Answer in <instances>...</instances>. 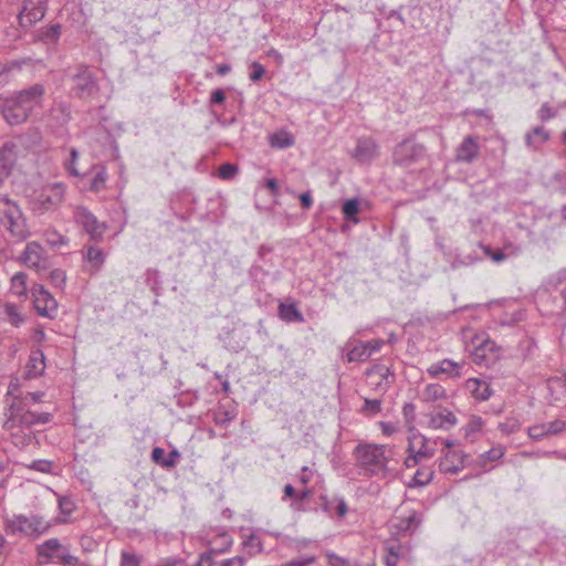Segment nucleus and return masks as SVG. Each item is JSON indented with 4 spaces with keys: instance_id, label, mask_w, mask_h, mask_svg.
Instances as JSON below:
<instances>
[{
    "instance_id": "obj_2",
    "label": "nucleus",
    "mask_w": 566,
    "mask_h": 566,
    "mask_svg": "<svg viewBox=\"0 0 566 566\" xmlns=\"http://www.w3.org/2000/svg\"><path fill=\"white\" fill-rule=\"evenodd\" d=\"M67 77L71 83V97L90 102L98 96L101 91L98 78L91 66L77 64L69 70Z\"/></svg>"
},
{
    "instance_id": "obj_38",
    "label": "nucleus",
    "mask_w": 566,
    "mask_h": 566,
    "mask_svg": "<svg viewBox=\"0 0 566 566\" xmlns=\"http://www.w3.org/2000/svg\"><path fill=\"white\" fill-rule=\"evenodd\" d=\"M49 527V523L44 522L41 516L32 515L31 517H29L28 528L30 535H40L48 531Z\"/></svg>"
},
{
    "instance_id": "obj_8",
    "label": "nucleus",
    "mask_w": 566,
    "mask_h": 566,
    "mask_svg": "<svg viewBox=\"0 0 566 566\" xmlns=\"http://www.w3.org/2000/svg\"><path fill=\"white\" fill-rule=\"evenodd\" d=\"M74 219L78 226L90 235L93 241H101L106 230V224L99 222L97 218L85 207H77L74 212Z\"/></svg>"
},
{
    "instance_id": "obj_9",
    "label": "nucleus",
    "mask_w": 566,
    "mask_h": 566,
    "mask_svg": "<svg viewBox=\"0 0 566 566\" xmlns=\"http://www.w3.org/2000/svg\"><path fill=\"white\" fill-rule=\"evenodd\" d=\"M36 313L43 317L54 318L57 312V302L42 285L34 284L31 290Z\"/></svg>"
},
{
    "instance_id": "obj_39",
    "label": "nucleus",
    "mask_w": 566,
    "mask_h": 566,
    "mask_svg": "<svg viewBox=\"0 0 566 566\" xmlns=\"http://www.w3.org/2000/svg\"><path fill=\"white\" fill-rule=\"evenodd\" d=\"M423 395L426 401H434L446 397V389L441 385L430 384L426 387Z\"/></svg>"
},
{
    "instance_id": "obj_27",
    "label": "nucleus",
    "mask_w": 566,
    "mask_h": 566,
    "mask_svg": "<svg viewBox=\"0 0 566 566\" xmlns=\"http://www.w3.org/2000/svg\"><path fill=\"white\" fill-rule=\"evenodd\" d=\"M279 315L282 319L286 322H297L301 323L304 321V316L301 311L296 307L294 303L285 304L281 303L279 306Z\"/></svg>"
},
{
    "instance_id": "obj_55",
    "label": "nucleus",
    "mask_w": 566,
    "mask_h": 566,
    "mask_svg": "<svg viewBox=\"0 0 566 566\" xmlns=\"http://www.w3.org/2000/svg\"><path fill=\"white\" fill-rule=\"evenodd\" d=\"M264 74H265V69L260 62L253 61L250 64L249 78L252 82L255 83V82L260 81L264 76Z\"/></svg>"
},
{
    "instance_id": "obj_21",
    "label": "nucleus",
    "mask_w": 566,
    "mask_h": 566,
    "mask_svg": "<svg viewBox=\"0 0 566 566\" xmlns=\"http://www.w3.org/2000/svg\"><path fill=\"white\" fill-rule=\"evenodd\" d=\"M43 248L40 243L32 241L27 243L21 260L30 268H39L42 259Z\"/></svg>"
},
{
    "instance_id": "obj_36",
    "label": "nucleus",
    "mask_w": 566,
    "mask_h": 566,
    "mask_svg": "<svg viewBox=\"0 0 566 566\" xmlns=\"http://www.w3.org/2000/svg\"><path fill=\"white\" fill-rule=\"evenodd\" d=\"M413 439H420V447L416 450L413 447V453L420 461L423 459H430L434 455V449L428 446V439L421 434L413 436Z\"/></svg>"
},
{
    "instance_id": "obj_30",
    "label": "nucleus",
    "mask_w": 566,
    "mask_h": 566,
    "mask_svg": "<svg viewBox=\"0 0 566 566\" xmlns=\"http://www.w3.org/2000/svg\"><path fill=\"white\" fill-rule=\"evenodd\" d=\"M28 522L29 517L24 515H15L12 520L6 521V531L11 534H29Z\"/></svg>"
},
{
    "instance_id": "obj_49",
    "label": "nucleus",
    "mask_w": 566,
    "mask_h": 566,
    "mask_svg": "<svg viewBox=\"0 0 566 566\" xmlns=\"http://www.w3.org/2000/svg\"><path fill=\"white\" fill-rule=\"evenodd\" d=\"M87 260L93 263L94 266L99 268L105 261L104 252L98 248L90 247L87 249Z\"/></svg>"
},
{
    "instance_id": "obj_45",
    "label": "nucleus",
    "mask_w": 566,
    "mask_h": 566,
    "mask_svg": "<svg viewBox=\"0 0 566 566\" xmlns=\"http://www.w3.org/2000/svg\"><path fill=\"white\" fill-rule=\"evenodd\" d=\"M142 562V556L133 552L123 551L120 554L119 566H140Z\"/></svg>"
},
{
    "instance_id": "obj_7",
    "label": "nucleus",
    "mask_w": 566,
    "mask_h": 566,
    "mask_svg": "<svg viewBox=\"0 0 566 566\" xmlns=\"http://www.w3.org/2000/svg\"><path fill=\"white\" fill-rule=\"evenodd\" d=\"M46 10V0H23L22 8L18 14L20 27L22 29L31 28L44 18Z\"/></svg>"
},
{
    "instance_id": "obj_31",
    "label": "nucleus",
    "mask_w": 566,
    "mask_h": 566,
    "mask_svg": "<svg viewBox=\"0 0 566 566\" xmlns=\"http://www.w3.org/2000/svg\"><path fill=\"white\" fill-rule=\"evenodd\" d=\"M399 522L396 524V527L399 532H410L412 533L421 523V520L417 512H411L407 517H399Z\"/></svg>"
},
{
    "instance_id": "obj_47",
    "label": "nucleus",
    "mask_w": 566,
    "mask_h": 566,
    "mask_svg": "<svg viewBox=\"0 0 566 566\" xmlns=\"http://www.w3.org/2000/svg\"><path fill=\"white\" fill-rule=\"evenodd\" d=\"M386 551L387 554L384 558L386 566H397L400 556V545H388Z\"/></svg>"
},
{
    "instance_id": "obj_59",
    "label": "nucleus",
    "mask_w": 566,
    "mask_h": 566,
    "mask_svg": "<svg viewBox=\"0 0 566 566\" xmlns=\"http://www.w3.org/2000/svg\"><path fill=\"white\" fill-rule=\"evenodd\" d=\"M227 95L223 88H217L211 92L209 98V106L221 105L226 102Z\"/></svg>"
},
{
    "instance_id": "obj_12",
    "label": "nucleus",
    "mask_w": 566,
    "mask_h": 566,
    "mask_svg": "<svg viewBox=\"0 0 566 566\" xmlns=\"http://www.w3.org/2000/svg\"><path fill=\"white\" fill-rule=\"evenodd\" d=\"M469 465V454L449 450L439 462V470L446 474H457Z\"/></svg>"
},
{
    "instance_id": "obj_11",
    "label": "nucleus",
    "mask_w": 566,
    "mask_h": 566,
    "mask_svg": "<svg viewBox=\"0 0 566 566\" xmlns=\"http://www.w3.org/2000/svg\"><path fill=\"white\" fill-rule=\"evenodd\" d=\"M63 198V187L60 184L43 189L35 197L34 205L38 210L48 211L56 208Z\"/></svg>"
},
{
    "instance_id": "obj_24",
    "label": "nucleus",
    "mask_w": 566,
    "mask_h": 566,
    "mask_svg": "<svg viewBox=\"0 0 566 566\" xmlns=\"http://www.w3.org/2000/svg\"><path fill=\"white\" fill-rule=\"evenodd\" d=\"M434 472L430 468H419L412 479L406 484L409 489L422 488L428 485L433 479Z\"/></svg>"
},
{
    "instance_id": "obj_3",
    "label": "nucleus",
    "mask_w": 566,
    "mask_h": 566,
    "mask_svg": "<svg viewBox=\"0 0 566 566\" xmlns=\"http://www.w3.org/2000/svg\"><path fill=\"white\" fill-rule=\"evenodd\" d=\"M0 226L18 241H23L30 235L22 210L7 196L0 197Z\"/></svg>"
},
{
    "instance_id": "obj_52",
    "label": "nucleus",
    "mask_w": 566,
    "mask_h": 566,
    "mask_svg": "<svg viewBox=\"0 0 566 566\" xmlns=\"http://www.w3.org/2000/svg\"><path fill=\"white\" fill-rule=\"evenodd\" d=\"M147 282L150 285L151 291L156 295H159L161 290V283L159 281V272L157 270H147Z\"/></svg>"
},
{
    "instance_id": "obj_33",
    "label": "nucleus",
    "mask_w": 566,
    "mask_h": 566,
    "mask_svg": "<svg viewBox=\"0 0 566 566\" xmlns=\"http://www.w3.org/2000/svg\"><path fill=\"white\" fill-rule=\"evenodd\" d=\"M270 144L272 147L281 149L289 148L294 145V137L289 132L274 133L270 137Z\"/></svg>"
},
{
    "instance_id": "obj_46",
    "label": "nucleus",
    "mask_w": 566,
    "mask_h": 566,
    "mask_svg": "<svg viewBox=\"0 0 566 566\" xmlns=\"http://www.w3.org/2000/svg\"><path fill=\"white\" fill-rule=\"evenodd\" d=\"M53 467L54 462L46 459L33 460L31 464L28 465L29 469L41 473H52Z\"/></svg>"
},
{
    "instance_id": "obj_20",
    "label": "nucleus",
    "mask_w": 566,
    "mask_h": 566,
    "mask_svg": "<svg viewBox=\"0 0 566 566\" xmlns=\"http://www.w3.org/2000/svg\"><path fill=\"white\" fill-rule=\"evenodd\" d=\"M53 419V415L51 412H36L32 410H27L21 412L19 416V426L24 428H31L35 424H45L51 422Z\"/></svg>"
},
{
    "instance_id": "obj_17",
    "label": "nucleus",
    "mask_w": 566,
    "mask_h": 566,
    "mask_svg": "<svg viewBox=\"0 0 566 566\" xmlns=\"http://www.w3.org/2000/svg\"><path fill=\"white\" fill-rule=\"evenodd\" d=\"M62 34V25L60 23H52L38 29L34 33V41L42 42L48 45H55L59 43Z\"/></svg>"
},
{
    "instance_id": "obj_34",
    "label": "nucleus",
    "mask_w": 566,
    "mask_h": 566,
    "mask_svg": "<svg viewBox=\"0 0 566 566\" xmlns=\"http://www.w3.org/2000/svg\"><path fill=\"white\" fill-rule=\"evenodd\" d=\"M27 279L28 275L24 272L15 273L11 279V290L18 296L27 295Z\"/></svg>"
},
{
    "instance_id": "obj_18",
    "label": "nucleus",
    "mask_w": 566,
    "mask_h": 566,
    "mask_svg": "<svg viewBox=\"0 0 566 566\" xmlns=\"http://www.w3.org/2000/svg\"><path fill=\"white\" fill-rule=\"evenodd\" d=\"M181 458L180 452L177 449H172L168 454L160 447H155L151 451V460L166 469L175 468Z\"/></svg>"
},
{
    "instance_id": "obj_60",
    "label": "nucleus",
    "mask_w": 566,
    "mask_h": 566,
    "mask_svg": "<svg viewBox=\"0 0 566 566\" xmlns=\"http://www.w3.org/2000/svg\"><path fill=\"white\" fill-rule=\"evenodd\" d=\"M482 424H483L482 419L480 417L473 416L471 418V420L469 421V423L465 427H463L464 436L468 437L472 432L480 431L482 428Z\"/></svg>"
},
{
    "instance_id": "obj_5",
    "label": "nucleus",
    "mask_w": 566,
    "mask_h": 566,
    "mask_svg": "<svg viewBox=\"0 0 566 566\" xmlns=\"http://www.w3.org/2000/svg\"><path fill=\"white\" fill-rule=\"evenodd\" d=\"M426 156V147L413 138H407L399 143L392 153V161L401 167H409L419 163Z\"/></svg>"
},
{
    "instance_id": "obj_41",
    "label": "nucleus",
    "mask_w": 566,
    "mask_h": 566,
    "mask_svg": "<svg viewBox=\"0 0 566 566\" xmlns=\"http://www.w3.org/2000/svg\"><path fill=\"white\" fill-rule=\"evenodd\" d=\"M4 312L8 316V321L11 325L18 327L24 322V317L19 313L18 306L12 303H7L4 306Z\"/></svg>"
},
{
    "instance_id": "obj_61",
    "label": "nucleus",
    "mask_w": 566,
    "mask_h": 566,
    "mask_svg": "<svg viewBox=\"0 0 566 566\" xmlns=\"http://www.w3.org/2000/svg\"><path fill=\"white\" fill-rule=\"evenodd\" d=\"M528 434L533 440H542L544 437L548 436L546 423L531 427Z\"/></svg>"
},
{
    "instance_id": "obj_50",
    "label": "nucleus",
    "mask_w": 566,
    "mask_h": 566,
    "mask_svg": "<svg viewBox=\"0 0 566 566\" xmlns=\"http://www.w3.org/2000/svg\"><path fill=\"white\" fill-rule=\"evenodd\" d=\"M480 248L483 250L485 256L490 258L495 263H500L507 258V254H505L501 249L493 250L490 245L483 244H480Z\"/></svg>"
},
{
    "instance_id": "obj_13",
    "label": "nucleus",
    "mask_w": 566,
    "mask_h": 566,
    "mask_svg": "<svg viewBox=\"0 0 566 566\" xmlns=\"http://www.w3.org/2000/svg\"><path fill=\"white\" fill-rule=\"evenodd\" d=\"M352 156L359 164H370L378 156V145L371 137L358 138Z\"/></svg>"
},
{
    "instance_id": "obj_6",
    "label": "nucleus",
    "mask_w": 566,
    "mask_h": 566,
    "mask_svg": "<svg viewBox=\"0 0 566 566\" xmlns=\"http://www.w3.org/2000/svg\"><path fill=\"white\" fill-rule=\"evenodd\" d=\"M72 119L71 107L65 102L54 104L48 115L46 126L55 136L63 137L67 134V125Z\"/></svg>"
},
{
    "instance_id": "obj_54",
    "label": "nucleus",
    "mask_w": 566,
    "mask_h": 566,
    "mask_svg": "<svg viewBox=\"0 0 566 566\" xmlns=\"http://www.w3.org/2000/svg\"><path fill=\"white\" fill-rule=\"evenodd\" d=\"M59 510L63 515H71L75 510V504L70 496H59Z\"/></svg>"
},
{
    "instance_id": "obj_53",
    "label": "nucleus",
    "mask_w": 566,
    "mask_h": 566,
    "mask_svg": "<svg viewBox=\"0 0 566 566\" xmlns=\"http://www.w3.org/2000/svg\"><path fill=\"white\" fill-rule=\"evenodd\" d=\"M51 284L55 287H63L66 281V274L61 269H54L49 274Z\"/></svg>"
},
{
    "instance_id": "obj_51",
    "label": "nucleus",
    "mask_w": 566,
    "mask_h": 566,
    "mask_svg": "<svg viewBox=\"0 0 566 566\" xmlns=\"http://www.w3.org/2000/svg\"><path fill=\"white\" fill-rule=\"evenodd\" d=\"M78 156H80V154H78L77 149L72 147L70 149V159L65 163L66 171L70 175L75 176V177L80 176V172L76 168V163L78 160Z\"/></svg>"
},
{
    "instance_id": "obj_15",
    "label": "nucleus",
    "mask_w": 566,
    "mask_h": 566,
    "mask_svg": "<svg viewBox=\"0 0 566 566\" xmlns=\"http://www.w3.org/2000/svg\"><path fill=\"white\" fill-rule=\"evenodd\" d=\"M319 506L323 512H325L328 516L333 515L335 511L338 517H344L348 511L347 504L343 497H332L329 499L327 495H319Z\"/></svg>"
},
{
    "instance_id": "obj_4",
    "label": "nucleus",
    "mask_w": 566,
    "mask_h": 566,
    "mask_svg": "<svg viewBox=\"0 0 566 566\" xmlns=\"http://www.w3.org/2000/svg\"><path fill=\"white\" fill-rule=\"evenodd\" d=\"M357 464L369 470L371 474L387 470V458L385 455V446L358 444L354 450Z\"/></svg>"
},
{
    "instance_id": "obj_1",
    "label": "nucleus",
    "mask_w": 566,
    "mask_h": 566,
    "mask_svg": "<svg viewBox=\"0 0 566 566\" xmlns=\"http://www.w3.org/2000/svg\"><path fill=\"white\" fill-rule=\"evenodd\" d=\"M45 93V85L35 83L23 90L13 91L7 96L0 95V113L11 126L23 124L35 107L42 106Z\"/></svg>"
},
{
    "instance_id": "obj_26",
    "label": "nucleus",
    "mask_w": 566,
    "mask_h": 566,
    "mask_svg": "<svg viewBox=\"0 0 566 566\" xmlns=\"http://www.w3.org/2000/svg\"><path fill=\"white\" fill-rule=\"evenodd\" d=\"M549 139V133L543 127L537 126L526 134L525 142L527 146L538 148Z\"/></svg>"
},
{
    "instance_id": "obj_63",
    "label": "nucleus",
    "mask_w": 566,
    "mask_h": 566,
    "mask_svg": "<svg viewBox=\"0 0 566 566\" xmlns=\"http://www.w3.org/2000/svg\"><path fill=\"white\" fill-rule=\"evenodd\" d=\"M555 111L547 103H544L538 111V117L542 122H546L555 117Z\"/></svg>"
},
{
    "instance_id": "obj_14",
    "label": "nucleus",
    "mask_w": 566,
    "mask_h": 566,
    "mask_svg": "<svg viewBox=\"0 0 566 566\" xmlns=\"http://www.w3.org/2000/svg\"><path fill=\"white\" fill-rule=\"evenodd\" d=\"M480 155L478 137L468 135L455 149V161L463 164L473 163Z\"/></svg>"
},
{
    "instance_id": "obj_23",
    "label": "nucleus",
    "mask_w": 566,
    "mask_h": 566,
    "mask_svg": "<svg viewBox=\"0 0 566 566\" xmlns=\"http://www.w3.org/2000/svg\"><path fill=\"white\" fill-rule=\"evenodd\" d=\"M458 368H459V365L457 363H454L450 359H443L439 364L432 365L428 369V373L432 377H437L440 374H447L450 377H458L460 375Z\"/></svg>"
},
{
    "instance_id": "obj_48",
    "label": "nucleus",
    "mask_w": 566,
    "mask_h": 566,
    "mask_svg": "<svg viewBox=\"0 0 566 566\" xmlns=\"http://www.w3.org/2000/svg\"><path fill=\"white\" fill-rule=\"evenodd\" d=\"M381 411V400L379 399H365L361 407V412L375 416Z\"/></svg>"
},
{
    "instance_id": "obj_22",
    "label": "nucleus",
    "mask_w": 566,
    "mask_h": 566,
    "mask_svg": "<svg viewBox=\"0 0 566 566\" xmlns=\"http://www.w3.org/2000/svg\"><path fill=\"white\" fill-rule=\"evenodd\" d=\"M371 342H359L353 347H349V344H347L348 352H347V359L348 361H365L370 357V350L369 346L371 345Z\"/></svg>"
},
{
    "instance_id": "obj_19",
    "label": "nucleus",
    "mask_w": 566,
    "mask_h": 566,
    "mask_svg": "<svg viewBox=\"0 0 566 566\" xmlns=\"http://www.w3.org/2000/svg\"><path fill=\"white\" fill-rule=\"evenodd\" d=\"M465 388L479 401L488 400L493 394L490 384L479 378H469Z\"/></svg>"
},
{
    "instance_id": "obj_32",
    "label": "nucleus",
    "mask_w": 566,
    "mask_h": 566,
    "mask_svg": "<svg viewBox=\"0 0 566 566\" xmlns=\"http://www.w3.org/2000/svg\"><path fill=\"white\" fill-rule=\"evenodd\" d=\"M221 538L224 544V546L222 548H219V549L211 548L210 551L200 554L199 557L206 564V566H213V564H214L213 555L226 553L231 548L232 538H230L227 535H222Z\"/></svg>"
},
{
    "instance_id": "obj_56",
    "label": "nucleus",
    "mask_w": 566,
    "mask_h": 566,
    "mask_svg": "<svg viewBox=\"0 0 566 566\" xmlns=\"http://www.w3.org/2000/svg\"><path fill=\"white\" fill-rule=\"evenodd\" d=\"M546 428H547L548 436L549 434L556 436V434H559V433L566 431V421L556 419L554 421L546 423Z\"/></svg>"
},
{
    "instance_id": "obj_10",
    "label": "nucleus",
    "mask_w": 566,
    "mask_h": 566,
    "mask_svg": "<svg viewBox=\"0 0 566 566\" xmlns=\"http://www.w3.org/2000/svg\"><path fill=\"white\" fill-rule=\"evenodd\" d=\"M19 146L8 140L0 147V187L11 176L18 160Z\"/></svg>"
},
{
    "instance_id": "obj_16",
    "label": "nucleus",
    "mask_w": 566,
    "mask_h": 566,
    "mask_svg": "<svg viewBox=\"0 0 566 566\" xmlns=\"http://www.w3.org/2000/svg\"><path fill=\"white\" fill-rule=\"evenodd\" d=\"M45 369L44 353L36 348L32 349L25 366L27 378L32 379L43 375Z\"/></svg>"
},
{
    "instance_id": "obj_44",
    "label": "nucleus",
    "mask_w": 566,
    "mask_h": 566,
    "mask_svg": "<svg viewBox=\"0 0 566 566\" xmlns=\"http://www.w3.org/2000/svg\"><path fill=\"white\" fill-rule=\"evenodd\" d=\"M239 171V167L235 164L224 163L218 169V176L222 180L233 179Z\"/></svg>"
},
{
    "instance_id": "obj_28",
    "label": "nucleus",
    "mask_w": 566,
    "mask_h": 566,
    "mask_svg": "<svg viewBox=\"0 0 566 566\" xmlns=\"http://www.w3.org/2000/svg\"><path fill=\"white\" fill-rule=\"evenodd\" d=\"M21 70V63L18 61H10L4 64H0V87L9 84L14 76V73Z\"/></svg>"
},
{
    "instance_id": "obj_25",
    "label": "nucleus",
    "mask_w": 566,
    "mask_h": 566,
    "mask_svg": "<svg viewBox=\"0 0 566 566\" xmlns=\"http://www.w3.org/2000/svg\"><path fill=\"white\" fill-rule=\"evenodd\" d=\"M360 211V200L358 198H350L342 205V213L346 221L358 223V213Z\"/></svg>"
},
{
    "instance_id": "obj_29",
    "label": "nucleus",
    "mask_w": 566,
    "mask_h": 566,
    "mask_svg": "<svg viewBox=\"0 0 566 566\" xmlns=\"http://www.w3.org/2000/svg\"><path fill=\"white\" fill-rule=\"evenodd\" d=\"M431 424L433 428H444L448 429L457 424V417L448 410L443 412H438L431 417Z\"/></svg>"
},
{
    "instance_id": "obj_58",
    "label": "nucleus",
    "mask_w": 566,
    "mask_h": 566,
    "mask_svg": "<svg viewBox=\"0 0 566 566\" xmlns=\"http://www.w3.org/2000/svg\"><path fill=\"white\" fill-rule=\"evenodd\" d=\"M504 455V451L501 448H492L480 455V461H496Z\"/></svg>"
},
{
    "instance_id": "obj_43",
    "label": "nucleus",
    "mask_w": 566,
    "mask_h": 566,
    "mask_svg": "<svg viewBox=\"0 0 566 566\" xmlns=\"http://www.w3.org/2000/svg\"><path fill=\"white\" fill-rule=\"evenodd\" d=\"M481 258L478 256L475 253H469L467 255H457L452 262H451V268L453 270L455 269H459L461 266H468V265H472L474 263H476L478 261H480Z\"/></svg>"
},
{
    "instance_id": "obj_57",
    "label": "nucleus",
    "mask_w": 566,
    "mask_h": 566,
    "mask_svg": "<svg viewBox=\"0 0 566 566\" xmlns=\"http://www.w3.org/2000/svg\"><path fill=\"white\" fill-rule=\"evenodd\" d=\"M46 241L52 247H61L67 244L69 240L56 231L46 233Z\"/></svg>"
},
{
    "instance_id": "obj_37",
    "label": "nucleus",
    "mask_w": 566,
    "mask_h": 566,
    "mask_svg": "<svg viewBox=\"0 0 566 566\" xmlns=\"http://www.w3.org/2000/svg\"><path fill=\"white\" fill-rule=\"evenodd\" d=\"M107 177L108 176H107V171H106L105 167H103V166L99 167L97 169V171L95 172V175L91 178L90 190L98 192L102 189H104Z\"/></svg>"
},
{
    "instance_id": "obj_40",
    "label": "nucleus",
    "mask_w": 566,
    "mask_h": 566,
    "mask_svg": "<svg viewBox=\"0 0 566 566\" xmlns=\"http://www.w3.org/2000/svg\"><path fill=\"white\" fill-rule=\"evenodd\" d=\"M176 402L179 407H191L198 399V392L193 390H185L176 396Z\"/></svg>"
},
{
    "instance_id": "obj_62",
    "label": "nucleus",
    "mask_w": 566,
    "mask_h": 566,
    "mask_svg": "<svg viewBox=\"0 0 566 566\" xmlns=\"http://www.w3.org/2000/svg\"><path fill=\"white\" fill-rule=\"evenodd\" d=\"M407 451L409 452V455L405 460L406 468H415L421 463L418 457L413 453V442L411 440L409 441Z\"/></svg>"
},
{
    "instance_id": "obj_42",
    "label": "nucleus",
    "mask_w": 566,
    "mask_h": 566,
    "mask_svg": "<svg viewBox=\"0 0 566 566\" xmlns=\"http://www.w3.org/2000/svg\"><path fill=\"white\" fill-rule=\"evenodd\" d=\"M61 547V543L57 538H50L39 546L38 553L42 557L51 558L52 552L57 551Z\"/></svg>"
},
{
    "instance_id": "obj_35",
    "label": "nucleus",
    "mask_w": 566,
    "mask_h": 566,
    "mask_svg": "<svg viewBox=\"0 0 566 566\" xmlns=\"http://www.w3.org/2000/svg\"><path fill=\"white\" fill-rule=\"evenodd\" d=\"M242 545L244 548H250V555L261 554L264 551L262 541L253 533L250 535H243Z\"/></svg>"
},
{
    "instance_id": "obj_64",
    "label": "nucleus",
    "mask_w": 566,
    "mask_h": 566,
    "mask_svg": "<svg viewBox=\"0 0 566 566\" xmlns=\"http://www.w3.org/2000/svg\"><path fill=\"white\" fill-rule=\"evenodd\" d=\"M155 566H187L181 558H164L160 559Z\"/></svg>"
}]
</instances>
